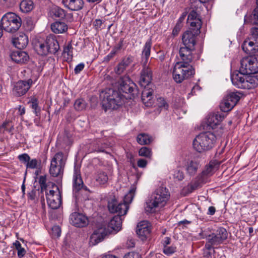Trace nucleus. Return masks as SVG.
Instances as JSON below:
<instances>
[{"mask_svg":"<svg viewBox=\"0 0 258 258\" xmlns=\"http://www.w3.org/2000/svg\"><path fill=\"white\" fill-rule=\"evenodd\" d=\"M12 43L17 48L24 49L28 43V38L25 34L20 33L13 38Z\"/></svg>","mask_w":258,"mask_h":258,"instance_id":"22","label":"nucleus"},{"mask_svg":"<svg viewBox=\"0 0 258 258\" xmlns=\"http://www.w3.org/2000/svg\"><path fill=\"white\" fill-rule=\"evenodd\" d=\"M224 117L225 116L223 113L219 112L210 113L207 116V124L208 126L213 129L220 124Z\"/></svg>","mask_w":258,"mask_h":258,"instance_id":"20","label":"nucleus"},{"mask_svg":"<svg viewBox=\"0 0 258 258\" xmlns=\"http://www.w3.org/2000/svg\"><path fill=\"white\" fill-rule=\"evenodd\" d=\"M39 191L36 189H33L28 194V199L31 200H34L36 197V193Z\"/></svg>","mask_w":258,"mask_h":258,"instance_id":"56","label":"nucleus"},{"mask_svg":"<svg viewBox=\"0 0 258 258\" xmlns=\"http://www.w3.org/2000/svg\"><path fill=\"white\" fill-rule=\"evenodd\" d=\"M63 5L71 11H79L84 5L83 0H62Z\"/></svg>","mask_w":258,"mask_h":258,"instance_id":"27","label":"nucleus"},{"mask_svg":"<svg viewBox=\"0 0 258 258\" xmlns=\"http://www.w3.org/2000/svg\"><path fill=\"white\" fill-rule=\"evenodd\" d=\"M253 62L251 56L243 58L240 61V73L248 75L257 74V68Z\"/></svg>","mask_w":258,"mask_h":258,"instance_id":"16","label":"nucleus"},{"mask_svg":"<svg viewBox=\"0 0 258 258\" xmlns=\"http://www.w3.org/2000/svg\"><path fill=\"white\" fill-rule=\"evenodd\" d=\"M18 158L20 161L26 164V165L27 164V163L30 159V156L27 154L26 153L19 155Z\"/></svg>","mask_w":258,"mask_h":258,"instance_id":"51","label":"nucleus"},{"mask_svg":"<svg viewBox=\"0 0 258 258\" xmlns=\"http://www.w3.org/2000/svg\"><path fill=\"white\" fill-rule=\"evenodd\" d=\"M1 128H4L5 130L12 134H13V131L14 130V125L12 124L11 121H6L4 122Z\"/></svg>","mask_w":258,"mask_h":258,"instance_id":"45","label":"nucleus"},{"mask_svg":"<svg viewBox=\"0 0 258 258\" xmlns=\"http://www.w3.org/2000/svg\"><path fill=\"white\" fill-rule=\"evenodd\" d=\"M239 100V97L235 93H231L226 96L220 104V108L222 112L230 111Z\"/></svg>","mask_w":258,"mask_h":258,"instance_id":"14","label":"nucleus"},{"mask_svg":"<svg viewBox=\"0 0 258 258\" xmlns=\"http://www.w3.org/2000/svg\"><path fill=\"white\" fill-rule=\"evenodd\" d=\"M153 141V138L148 134L141 133L137 138V142L142 145H148Z\"/></svg>","mask_w":258,"mask_h":258,"instance_id":"31","label":"nucleus"},{"mask_svg":"<svg viewBox=\"0 0 258 258\" xmlns=\"http://www.w3.org/2000/svg\"><path fill=\"white\" fill-rule=\"evenodd\" d=\"M195 48L187 47H181L179 50V55L181 61L178 62H183L185 64H190L193 60L192 51Z\"/></svg>","mask_w":258,"mask_h":258,"instance_id":"19","label":"nucleus"},{"mask_svg":"<svg viewBox=\"0 0 258 258\" xmlns=\"http://www.w3.org/2000/svg\"><path fill=\"white\" fill-rule=\"evenodd\" d=\"M93 26L95 27L96 29L100 28L102 24V21L100 19H96L93 22Z\"/></svg>","mask_w":258,"mask_h":258,"instance_id":"63","label":"nucleus"},{"mask_svg":"<svg viewBox=\"0 0 258 258\" xmlns=\"http://www.w3.org/2000/svg\"><path fill=\"white\" fill-rule=\"evenodd\" d=\"M117 213V215L114 216L108 223L107 227L101 225L94 230L90 238V244L95 245L102 241L104 237L113 232H117L121 229L122 224L121 216Z\"/></svg>","mask_w":258,"mask_h":258,"instance_id":"2","label":"nucleus"},{"mask_svg":"<svg viewBox=\"0 0 258 258\" xmlns=\"http://www.w3.org/2000/svg\"><path fill=\"white\" fill-rule=\"evenodd\" d=\"M246 46L255 47V43L252 41H245L242 45V49H244Z\"/></svg>","mask_w":258,"mask_h":258,"instance_id":"58","label":"nucleus"},{"mask_svg":"<svg viewBox=\"0 0 258 258\" xmlns=\"http://www.w3.org/2000/svg\"><path fill=\"white\" fill-rule=\"evenodd\" d=\"M94 178L97 184L99 185L106 184L109 179L107 173L101 169H99L96 171L94 175Z\"/></svg>","mask_w":258,"mask_h":258,"instance_id":"28","label":"nucleus"},{"mask_svg":"<svg viewBox=\"0 0 258 258\" xmlns=\"http://www.w3.org/2000/svg\"><path fill=\"white\" fill-rule=\"evenodd\" d=\"M51 12L55 17L59 19H63L66 16L64 10L59 7L53 8Z\"/></svg>","mask_w":258,"mask_h":258,"instance_id":"40","label":"nucleus"},{"mask_svg":"<svg viewBox=\"0 0 258 258\" xmlns=\"http://www.w3.org/2000/svg\"><path fill=\"white\" fill-rule=\"evenodd\" d=\"M31 108L33 109V111L35 115L38 116L40 115V108L38 106V100L36 98H33L29 101Z\"/></svg>","mask_w":258,"mask_h":258,"instance_id":"39","label":"nucleus"},{"mask_svg":"<svg viewBox=\"0 0 258 258\" xmlns=\"http://www.w3.org/2000/svg\"><path fill=\"white\" fill-rule=\"evenodd\" d=\"M138 166L140 168H145L147 164V161L144 159H140L138 161Z\"/></svg>","mask_w":258,"mask_h":258,"instance_id":"60","label":"nucleus"},{"mask_svg":"<svg viewBox=\"0 0 258 258\" xmlns=\"http://www.w3.org/2000/svg\"><path fill=\"white\" fill-rule=\"evenodd\" d=\"M214 168L215 165L214 163L210 162L209 165L206 166L200 177L202 179H205V177L212 175L213 173Z\"/></svg>","mask_w":258,"mask_h":258,"instance_id":"36","label":"nucleus"},{"mask_svg":"<svg viewBox=\"0 0 258 258\" xmlns=\"http://www.w3.org/2000/svg\"><path fill=\"white\" fill-rule=\"evenodd\" d=\"M134 84L127 77L121 79L118 87L119 92L122 91L125 93H131L134 90Z\"/></svg>","mask_w":258,"mask_h":258,"instance_id":"26","label":"nucleus"},{"mask_svg":"<svg viewBox=\"0 0 258 258\" xmlns=\"http://www.w3.org/2000/svg\"><path fill=\"white\" fill-rule=\"evenodd\" d=\"M1 22L4 30L9 33L16 32L22 25L21 18L11 12L5 14L2 18Z\"/></svg>","mask_w":258,"mask_h":258,"instance_id":"11","label":"nucleus"},{"mask_svg":"<svg viewBox=\"0 0 258 258\" xmlns=\"http://www.w3.org/2000/svg\"><path fill=\"white\" fill-rule=\"evenodd\" d=\"M123 258H141V256L139 253L131 252L126 254Z\"/></svg>","mask_w":258,"mask_h":258,"instance_id":"55","label":"nucleus"},{"mask_svg":"<svg viewBox=\"0 0 258 258\" xmlns=\"http://www.w3.org/2000/svg\"><path fill=\"white\" fill-rule=\"evenodd\" d=\"M11 58L17 63H24L28 60L29 56L26 52L18 50L12 53Z\"/></svg>","mask_w":258,"mask_h":258,"instance_id":"29","label":"nucleus"},{"mask_svg":"<svg viewBox=\"0 0 258 258\" xmlns=\"http://www.w3.org/2000/svg\"><path fill=\"white\" fill-rule=\"evenodd\" d=\"M152 46L151 39L147 40L144 46L142 52L141 64L143 69L140 73V78L139 82L144 89L142 91V100L147 106L151 105L153 98V90L148 88L152 80V72L147 62L150 56Z\"/></svg>","mask_w":258,"mask_h":258,"instance_id":"1","label":"nucleus"},{"mask_svg":"<svg viewBox=\"0 0 258 258\" xmlns=\"http://www.w3.org/2000/svg\"><path fill=\"white\" fill-rule=\"evenodd\" d=\"M41 164V161H38L36 159H30L29 162L26 165L27 168L35 169L38 168Z\"/></svg>","mask_w":258,"mask_h":258,"instance_id":"44","label":"nucleus"},{"mask_svg":"<svg viewBox=\"0 0 258 258\" xmlns=\"http://www.w3.org/2000/svg\"><path fill=\"white\" fill-rule=\"evenodd\" d=\"M134 57L132 55L126 56L115 68V72L118 75L121 74L126 68L133 61Z\"/></svg>","mask_w":258,"mask_h":258,"instance_id":"25","label":"nucleus"},{"mask_svg":"<svg viewBox=\"0 0 258 258\" xmlns=\"http://www.w3.org/2000/svg\"><path fill=\"white\" fill-rule=\"evenodd\" d=\"M201 234L202 238L206 240L205 245V249L211 250L213 249V253H215L214 246L222 243L227 238L228 236L226 230L222 227L218 229L215 232H213L210 234H207L204 232Z\"/></svg>","mask_w":258,"mask_h":258,"instance_id":"9","label":"nucleus"},{"mask_svg":"<svg viewBox=\"0 0 258 258\" xmlns=\"http://www.w3.org/2000/svg\"><path fill=\"white\" fill-rule=\"evenodd\" d=\"M35 49L37 53L40 55H46L48 53L46 44L38 42L35 46Z\"/></svg>","mask_w":258,"mask_h":258,"instance_id":"37","label":"nucleus"},{"mask_svg":"<svg viewBox=\"0 0 258 258\" xmlns=\"http://www.w3.org/2000/svg\"><path fill=\"white\" fill-rule=\"evenodd\" d=\"M205 182V179H202L201 177H199V179L198 181H195L194 182L190 183L188 185L187 188L189 192H191L195 189H197L200 186L201 183Z\"/></svg>","mask_w":258,"mask_h":258,"instance_id":"38","label":"nucleus"},{"mask_svg":"<svg viewBox=\"0 0 258 258\" xmlns=\"http://www.w3.org/2000/svg\"><path fill=\"white\" fill-rule=\"evenodd\" d=\"M216 140V136L213 133H202L197 136L194 140L193 147L198 152H206L214 147Z\"/></svg>","mask_w":258,"mask_h":258,"instance_id":"6","label":"nucleus"},{"mask_svg":"<svg viewBox=\"0 0 258 258\" xmlns=\"http://www.w3.org/2000/svg\"><path fill=\"white\" fill-rule=\"evenodd\" d=\"M176 250V247L173 246H164L163 248V252L166 255H170L173 254Z\"/></svg>","mask_w":258,"mask_h":258,"instance_id":"49","label":"nucleus"},{"mask_svg":"<svg viewBox=\"0 0 258 258\" xmlns=\"http://www.w3.org/2000/svg\"><path fill=\"white\" fill-rule=\"evenodd\" d=\"M170 198V192L167 188L161 186L157 188L146 202L145 210L152 213L157 208H162L167 203Z\"/></svg>","mask_w":258,"mask_h":258,"instance_id":"4","label":"nucleus"},{"mask_svg":"<svg viewBox=\"0 0 258 258\" xmlns=\"http://www.w3.org/2000/svg\"><path fill=\"white\" fill-rule=\"evenodd\" d=\"M46 48L48 53L55 54L59 49V45L55 36L50 35L46 39Z\"/></svg>","mask_w":258,"mask_h":258,"instance_id":"23","label":"nucleus"},{"mask_svg":"<svg viewBox=\"0 0 258 258\" xmlns=\"http://www.w3.org/2000/svg\"><path fill=\"white\" fill-rule=\"evenodd\" d=\"M24 26L27 31H31L34 28V25L32 21L30 19L26 20V22L24 23Z\"/></svg>","mask_w":258,"mask_h":258,"instance_id":"52","label":"nucleus"},{"mask_svg":"<svg viewBox=\"0 0 258 258\" xmlns=\"http://www.w3.org/2000/svg\"><path fill=\"white\" fill-rule=\"evenodd\" d=\"M103 108L105 111L107 109H116L124 103V97L118 91L113 89H106L102 91L100 95Z\"/></svg>","mask_w":258,"mask_h":258,"instance_id":"3","label":"nucleus"},{"mask_svg":"<svg viewBox=\"0 0 258 258\" xmlns=\"http://www.w3.org/2000/svg\"><path fill=\"white\" fill-rule=\"evenodd\" d=\"M14 245L18 251V256L19 258L23 257L26 253V250L24 248L22 247L21 244L20 243V242L16 240L14 243Z\"/></svg>","mask_w":258,"mask_h":258,"instance_id":"42","label":"nucleus"},{"mask_svg":"<svg viewBox=\"0 0 258 258\" xmlns=\"http://www.w3.org/2000/svg\"><path fill=\"white\" fill-rule=\"evenodd\" d=\"M199 34H196V31H186L182 35V42L184 47L195 48L196 37Z\"/></svg>","mask_w":258,"mask_h":258,"instance_id":"21","label":"nucleus"},{"mask_svg":"<svg viewBox=\"0 0 258 258\" xmlns=\"http://www.w3.org/2000/svg\"><path fill=\"white\" fill-rule=\"evenodd\" d=\"M71 223L77 227H84L86 226L89 223L88 218L84 215L74 212L70 215Z\"/></svg>","mask_w":258,"mask_h":258,"instance_id":"17","label":"nucleus"},{"mask_svg":"<svg viewBox=\"0 0 258 258\" xmlns=\"http://www.w3.org/2000/svg\"><path fill=\"white\" fill-rule=\"evenodd\" d=\"M246 53L252 55L258 50V48L255 47L246 46L244 49H243Z\"/></svg>","mask_w":258,"mask_h":258,"instance_id":"53","label":"nucleus"},{"mask_svg":"<svg viewBox=\"0 0 258 258\" xmlns=\"http://www.w3.org/2000/svg\"><path fill=\"white\" fill-rule=\"evenodd\" d=\"M67 161V157L62 152L56 153L51 159L49 172L51 176L62 178L64 168Z\"/></svg>","mask_w":258,"mask_h":258,"instance_id":"10","label":"nucleus"},{"mask_svg":"<svg viewBox=\"0 0 258 258\" xmlns=\"http://www.w3.org/2000/svg\"><path fill=\"white\" fill-rule=\"evenodd\" d=\"M73 47L71 42L64 46L62 55L67 60H72L73 56Z\"/></svg>","mask_w":258,"mask_h":258,"instance_id":"33","label":"nucleus"},{"mask_svg":"<svg viewBox=\"0 0 258 258\" xmlns=\"http://www.w3.org/2000/svg\"><path fill=\"white\" fill-rule=\"evenodd\" d=\"M53 189L49 192L46 193L48 205L52 209H57L60 206L62 203L61 192L58 187L54 184Z\"/></svg>","mask_w":258,"mask_h":258,"instance_id":"13","label":"nucleus"},{"mask_svg":"<svg viewBox=\"0 0 258 258\" xmlns=\"http://www.w3.org/2000/svg\"><path fill=\"white\" fill-rule=\"evenodd\" d=\"M86 103L83 99H78L75 101L74 107L78 111H82L85 109Z\"/></svg>","mask_w":258,"mask_h":258,"instance_id":"41","label":"nucleus"},{"mask_svg":"<svg viewBox=\"0 0 258 258\" xmlns=\"http://www.w3.org/2000/svg\"><path fill=\"white\" fill-rule=\"evenodd\" d=\"M39 182L41 187V192L45 190L47 187L46 178L45 176H40L39 178Z\"/></svg>","mask_w":258,"mask_h":258,"instance_id":"46","label":"nucleus"},{"mask_svg":"<svg viewBox=\"0 0 258 258\" xmlns=\"http://www.w3.org/2000/svg\"><path fill=\"white\" fill-rule=\"evenodd\" d=\"M150 232V225L148 221H143L138 223L136 232L141 240H146L149 235Z\"/></svg>","mask_w":258,"mask_h":258,"instance_id":"18","label":"nucleus"},{"mask_svg":"<svg viewBox=\"0 0 258 258\" xmlns=\"http://www.w3.org/2000/svg\"><path fill=\"white\" fill-rule=\"evenodd\" d=\"M85 64L84 63H80L78 64L74 69L75 74H79L84 68Z\"/></svg>","mask_w":258,"mask_h":258,"instance_id":"57","label":"nucleus"},{"mask_svg":"<svg viewBox=\"0 0 258 258\" xmlns=\"http://www.w3.org/2000/svg\"><path fill=\"white\" fill-rule=\"evenodd\" d=\"M136 188L133 187L129 192L125 195L123 203H118L115 199H112L108 203V209L112 213H118L121 215H125L129 209V204H131L134 198Z\"/></svg>","mask_w":258,"mask_h":258,"instance_id":"8","label":"nucleus"},{"mask_svg":"<svg viewBox=\"0 0 258 258\" xmlns=\"http://www.w3.org/2000/svg\"><path fill=\"white\" fill-rule=\"evenodd\" d=\"M257 76L248 75L240 73H233L231 76L232 84L238 88L251 89L258 86Z\"/></svg>","mask_w":258,"mask_h":258,"instance_id":"7","label":"nucleus"},{"mask_svg":"<svg viewBox=\"0 0 258 258\" xmlns=\"http://www.w3.org/2000/svg\"><path fill=\"white\" fill-rule=\"evenodd\" d=\"M68 26L63 22H56L51 25L52 31L55 33H62L68 30Z\"/></svg>","mask_w":258,"mask_h":258,"instance_id":"30","label":"nucleus"},{"mask_svg":"<svg viewBox=\"0 0 258 258\" xmlns=\"http://www.w3.org/2000/svg\"><path fill=\"white\" fill-rule=\"evenodd\" d=\"M195 74V70L190 64L176 62L173 71V77L177 83H181Z\"/></svg>","mask_w":258,"mask_h":258,"instance_id":"12","label":"nucleus"},{"mask_svg":"<svg viewBox=\"0 0 258 258\" xmlns=\"http://www.w3.org/2000/svg\"><path fill=\"white\" fill-rule=\"evenodd\" d=\"M245 22L251 24H258V9H254L252 13L246 16L245 18Z\"/></svg>","mask_w":258,"mask_h":258,"instance_id":"35","label":"nucleus"},{"mask_svg":"<svg viewBox=\"0 0 258 258\" xmlns=\"http://www.w3.org/2000/svg\"><path fill=\"white\" fill-rule=\"evenodd\" d=\"M123 42V40L120 39L119 42L116 44V45L113 48H114L117 52H118L122 48Z\"/></svg>","mask_w":258,"mask_h":258,"instance_id":"61","label":"nucleus"},{"mask_svg":"<svg viewBox=\"0 0 258 258\" xmlns=\"http://www.w3.org/2000/svg\"><path fill=\"white\" fill-rule=\"evenodd\" d=\"M255 26L251 28V38L254 39L255 41L258 40V24H254Z\"/></svg>","mask_w":258,"mask_h":258,"instance_id":"48","label":"nucleus"},{"mask_svg":"<svg viewBox=\"0 0 258 258\" xmlns=\"http://www.w3.org/2000/svg\"><path fill=\"white\" fill-rule=\"evenodd\" d=\"M199 163L196 161H190L187 163L186 170L189 175H194L199 168Z\"/></svg>","mask_w":258,"mask_h":258,"instance_id":"34","label":"nucleus"},{"mask_svg":"<svg viewBox=\"0 0 258 258\" xmlns=\"http://www.w3.org/2000/svg\"><path fill=\"white\" fill-rule=\"evenodd\" d=\"M182 27V24H180L179 23H177L176 26L174 28L172 33L174 35H176L178 34V32L180 30Z\"/></svg>","mask_w":258,"mask_h":258,"instance_id":"59","label":"nucleus"},{"mask_svg":"<svg viewBox=\"0 0 258 258\" xmlns=\"http://www.w3.org/2000/svg\"><path fill=\"white\" fill-rule=\"evenodd\" d=\"M190 7L187 22L190 25V29L196 31V34H200L202 25L201 16L202 5L197 0H190Z\"/></svg>","mask_w":258,"mask_h":258,"instance_id":"5","label":"nucleus"},{"mask_svg":"<svg viewBox=\"0 0 258 258\" xmlns=\"http://www.w3.org/2000/svg\"><path fill=\"white\" fill-rule=\"evenodd\" d=\"M252 61H253L254 65L256 66L257 68L256 69L258 73V55H254L253 56H251Z\"/></svg>","mask_w":258,"mask_h":258,"instance_id":"64","label":"nucleus"},{"mask_svg":"<svg viewBox=\"0 0 258 258\" xmlns=\"http://www.w3.org/2000/svg\"><path fill=\"white\" fill-rule=\"evenodd\" d=\"M174 178L178 181H181L184 178V174L180 170H176L173 174Z\"/></svg>","mask_w":258,"mask_h":258,"instance_id":"50","label":"nucleus"},{"mask_svg":"<svg viewBox=\"0 0 258 258\" xmlns=\"http://www.w3.org/2000/svg\"><path fill=\"white\" fill-rule=\"evenodd\" d=\"M139 155L140 156L150 158L152 156L151 149L147 147H142L139 151Z\"/></svg>","mask_w":258,"mask_h":258,"instance_id":"43","label":"nucleus"},{"mask_svg":"<svg viewBox=\"0 0 258 258\" xmlns=\"http://www.w3.org/2000/svg\"><path fill=\"white\" fill-rule=\"evenodd\" d=\"M135 245V242L134 239L132 238H128L126 241V246L128 248H133Z\"/></svg>","mask_w":258,"mask_h":258,"instance_id":"62","label":"nucleus"},{"mask_svg":"<svg viewBox=\"0 0 258 258\" xmlns=\"http://www.w3.org/2000/svg\"><path fill=\"white\" fill-rule=\"evenodd\" d=\"M83 186V182L81 176L80 167L76 165L74 166L73 176V188L76 192L80 190Z\"/></svg>","mask_w":258,"mask_h":258,"instance_id":"24","label":"nucleus"},{"mask_svg":"<svg viewBox=\"0 0 258 258\" xmlns=\"http://www.w3.org/2000/svg\"><path fill=\"white\" fill-rule=\"evenodd\" d=\"M33 82L31 79L27 80H21L16 83L13 88V92L17 96L25 94L29 90Z\"/></svg>","mask_w":258,"mask_h":258,"instance_id":"15","label":"nucleus"},{"mask_svg":"<svg viewBox=\"0 0 258 258\" xmlns=\"http://www.w3.org/2000/svg\"><path fill=\"white\" fill-rule=\"evenodd\" d=\"M53 235L56 237H59L61 234V230L59 226H54L52 228Z\"/></svg>","mask_w":258,"mask_h":258,"instance_id":"54","label":"nucleus"},{"mask_svg":"<svg viewBox=\"0 0 258 258\" xmlns=\"http://www.w3.org/2000/svg\"><path fill=\"white\" fill-rule=\"evenodd\" d=\"M158 107L161 109H164L167 110L168 107V105L166 102L163 98H159L157 100Z\"/></svg>","mask_w":258,"mask_h":258,"instance_id":"47","label":"nucleus"},{"mask_svg":"<svg viewBox=\"0 0 258 258\" xmlns=\"http://www.w3.org/2000/svg\"><path fill=\"white\" fill-rule=\"evenodd\" d=\"M34 8V3L32 0H23L20 4V9L24 13H28Z\"/></svg>","mask_w":258,"mask_h":258,"instance_id":"32","label":"nucleus"}]
</instances>
